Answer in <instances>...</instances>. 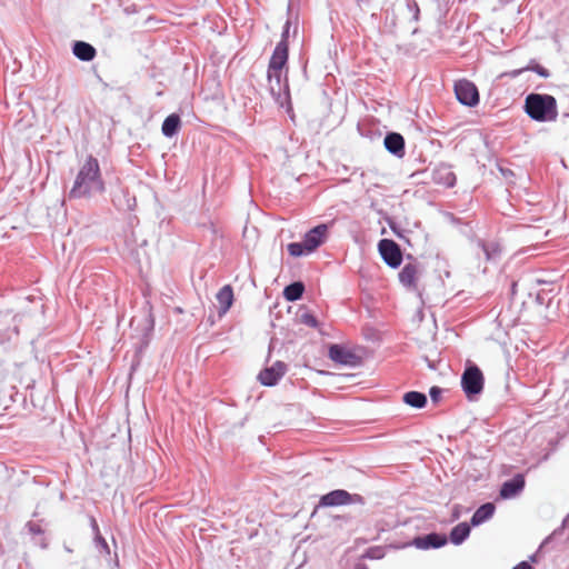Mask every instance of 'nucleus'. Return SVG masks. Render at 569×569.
Here are the masks:
<instances>
[{"label":"nucleus","mask_w":569,"mask_h":569,"mask_svg":"<svg viewBox=\"0 0 569 569\" xmlns=\"http://www.w3.org/2000/svg\"><path fill=\"white\" fill-rule=\"evenodd\" d=\"M525 111L536 121H555L558 117L557 100L550 94L530 93L525 100Z\"/></svg>","instance_id":"7ed1b4c3"},{"label":"nucleus","mask_w":569,"mask_h":569,"mask_svg":"<svg viewBox=\"0 0 569 569\" xmlns=\"http://www.w3.org/2000/svg\"><path fill=\"white\" fill-rule=\"evenodd\" d=\"M385 147L391 153H402L405 149L403 137L400 133L396 132L388 133L385 138Z\"/></svg>","instance_id":"2eb2a0df"},{"label":"nucleus","mask_w":569,"mask_h":569,"mask_svg":"<svg viewBox=\"0 0 569 569\" xmlns=\"http://www.w3.org/2000/svg\"><path fill=\"white\" fill-rule=\"evenodd\" d=\"M455 181H456L455 174L452 172H448L447 184L451 187L455 184Z\"/></svg>","instance_id":"cd10ccee"},{"label":"nucleus","mask_w":569,"mask_h":569,"mask_svg":"<svg viewBox=\"0 0 569 569\" xmlns=\"http://www.w3.org/2000/svg\"><path fill=\"white\" fill-rule=\"evenodd\" d=\"M72 52L81 61H91L97 54L96 49L84 41H76L72 47Z\"/></svg>","instance_id":"4468645a"},{"label":"nucleus","mask_w":569,"mask_h":569,"mask_svg":"<svg viewBox=\"0 0 569 569\" xmlns=\"http://www.w3.org/2000/svg\"><path fill=\"white\" fill-rule=\"evenodd\" d=\"M303 291L305 286L302 282H293L284 288L283 297L288 301H296L302 297Z\"/></svg>","instance_id":"6ab92c4d"},{"label":"nucleus","mask_w":569,"mask_h":569,"mask_svg":"<svg viewBox=\"0 0 569 569\" xmlns=\"http://www.w3.org/2000/svg\"><path fill=\"white\" fill-rule=\"evenodd\" d=\"M420 276V268L416 262H408L399 272V280L402 286L410 290L418 289V280Z\"/></svg>","instance_id":"1a4fd4ad"},{"label":"nucleus","mask_w":569,"mask_h":569,"mask_svg":"<svg viewBox=\"0 0 569 569\" xmlns=\"http://www.w3.org/2000/svg\"><path fill=\"white\" fill-rule=\"evenodd\" d=\"M363 498L360 495H351L346 490L337 489L323 495L319 500L320 507H336L350 503H362Z\"/></svg>","instance_id":"423d86ee"},{"label":"nucleus","mask_w":569,"mask_h":569,"mask_svg":"<svg viewBox=\"0 0 569 569\" xmlns=\"http://www.w3.org/2000/svg\"><path fill=\"white\" fill-rule=\"evenodd\" d=\"M181 127L180 117L177 113H171L162 122L161 131L166 137H173Z\"/></svg>","instance_id":"f3484780"},{"label":"nucleus","mask_w":569,"mask_h":569,"mask_svg":"<svg viewBox=\"0 0 569 569\" xmlns=\"http://www.w3.org/2000/svg\"><path fill=\"white\" fill-rule=\"evenodd\" d=\"M219 303V316H223L233 303V289L230 284L223 286L216 296Z\"/></svg>","instance_id":"ddd939ff"},{"label":"nucleus","mask_w":569,"mask_h":569,"mask_svg":"<svg viewBox=\"0 0 569 569\" xmlns=\"http://www.w3.org/2000/svg\"><path fill=\"white\" fill-rule=\"evenodd\" d=\"M440 393H441V391H440V389H439V388H437V387H432V388L430 389V396H431V399H432L433 401H438Z\"/></svg>","instance_id":"393cba45"},{"label":"nucleus","mask_w":569,"mask_h":569,"mask_svg":"<svg viewBox=\"0 0 569 569\" xmlns=\"http://www.w3.org/2000/svg\"><path fill=\"white\" fill-rule=\"evenodd\" d=\"M289 49L284 42H279L269 60L267 80L272 97L282 104L289 98V84L287 78V62Z\"/></svg>","instance_id":"f257e3e1"},{"label":"nucleus","mask_w":569,"mask_h":569,"mask_svg":"<svg viewBox=\"0 0 569 569\" xmlns=\"http://www.w3.org/2000/svg\"><path fill=\"white\" fill-rule=\"evenodd\" d=\"M29 529L32 533H40L41 529L39 525L36 523H29Z\"/></svg>","instance_id":"a878e982"},{"label":"nucleus","mask_w":569,"mask_h":569,"mask_svg":"<svg viewBox=\"0 0 569 569\" xmlns=\"http://www.w3.org/2000/svg\"><path fill=\"white\" fill-rule=\"evenodd\" d=\"M523 70H532L543 78H548L550 76L549 71L540 64H536L533 67H527Z\"/></svg>","instance_id":"4be33fe9"},{"label":"nucleus","mask_w":569,"mask_h":569,"mask_svg":"<svg viewBox=\"0 0 569 569\" xmlns=\"http://www.w3.org/2000/svg\"><path fill=\"white\" fill-rule=\"evenodd\" d=\"M495 510H496L495 505L491 502H487V503L480 506L475 511V513L471 518V525L479 526L482 522L487 521L488 519H490L493 516Z\"/></svg>","instance_id":"dca6fc26"},{"label":"nucleus","mask_w":569,"mask_h":569,"mask_svg":"<svg viewBox=\"0 0 569 569\" xmlns=\"http://www.w3.org/2000/svg\"><path fill=\"white\" fill-rule=\"evenodd\" d=\"M286 370L287 366L281 361H277L271 367L263 369L259 373L258 379L263 386H274L286 373Z\"/></svg>","instance_id":"9b49d317"},{"label":"nucleus","mask_w":569,"mask_h":569,"mask_svg":"<svg viewBox=\"0 0 569 569\" xmlns=\"http://www.w3.org/2000/svg\"><path fill=\"white\" fill-rule=\"evenodd\" d=\"M301 319H302V322L309 327L316 328L318 326V321L312 315H309V313L302 315Z\"/></svg>","instance_id":"5701e85b"},{"label":"nucleus","mask_w":569,"mask_h":569,"mask_svg":"<svg viewBox=\"0 0 569 569\" xmlns=\"http://www.w3.org/2000/svg\"><path fill=\"white\" fill-rule=\"evenodd\" d=\"M457 99L465 106L473 107L479 102V92L475 83L461 79L455 83Z\"/></svg>","instance_id":"0eeeda50"},{"label":"nucleus","mask_w":569,"mask_h":569,"mask_svg":"<svg viewBox=\"0 0 569 569\" xmlns=\"http://www.w3.org/2000/svg\"><path fill=\"white\" fill-rule=\"evenodd\" d=\"M403 401L413 408H422L427 402V398L423 393L418 391H409L403 395Z\"/></svg>","instance_id":"aec40b11"},{"label":"nucleus","mask_w":569,"mask_h":569,"mask_svg":"<svg viewBox=\"0 0 569 569\" xmlns=\"http://www.w3.org/2000/svg\"><path fill=\"white\" fill-rule=\"evenodd\" d=\"M103 191L104 181L101 176L99 161L97 158L89 154L80 164L73 186L69 191V198H91Z\"/></svg>","instance_id":"f03ea898"},{"label":"nucleus","mask_w":569,"mask_h":569,"mask_svg":"<svg viewBox=\"0 0 569 569\" xmlns=\"http://www.w3.org/2000/svg\"><path fill=\"white\" fill-rule=\"evenodd\" d=\"M512 569H532V568L527 561H522V562L518 563L516 567H513Z\"/></svg>","instance_id":"bb28decb"},{"label":"nucleus","mask_w":569,"mask_h":569,"mask_svg":"<svg viewBox=\"0 0 569 569\" xmlns=\"http://www.w3.org/2000/svg\"><path fill=\"white\" fill-rule=\"evenodd\" d=\"M483 375L477 366L468 367L461 377L463 391L468 397L478 395L483 389Z\"/></svg>","instance_id":"39448f33"},{"label":"nucleus","mask_w":569,"mask_h":569,"mask_svg":"<svg viewBox=\"0 0 569 569\" xmlns=\"http://www.w3.org/2000/svg\"><path fill=\"white\" fill-rule=\"evenodd\" d=\"M290 24L291 23H290L289 20L284 23L283 31H282V34H281V40H280V42H284V44L288 46V47H289L288 38H289Z\"/></svg>","instance_id":"b1692460"},{"label":"nucleus","mask_w":569,"mask_h":569,"mask_svg":"<svg viewBox=\"0 0 569 569\" xmlns=\"http://www.w3.org/2000/svg\"><path fill=\"white\" fill-rule=\"evenodd\" d=\"M425 539L427 541L426 546L427 547L430 546V547H433V548H439V547L443 546L447 542L446 537L439 536L437 533H430Z\"/></svg>","instance_id":"412c9836"},{"label":"nucleus","mask_w":569,"mask_h":569,"mask_svg":"<svg viewBox=\"0 0 569 569\" xmlns=\"http://www.w3.org/2000/svg\"><path fill=\"white\" fill-rule=\"evenodd\" d=\"M470 533V527L466 522H460L452 528L450 540L455 545H460Z\"/></svg>","instance_id":"a211bd4d"},{"label":"nucleus","mask_w":569,"mask_h":569,"mask_svg":"<svg viewBox=\"0 0 569 569\" xmlns=\"http://www.w3.org/2000/svg\"><path fill=\"white\" fill-rule=\"evenodd\" d=\"M328 237V226L322 223L309 230L302 242H291L287 246L290 256L298 258L313 252Z\"/></svg>","instance_id":"20e7f679"},{"label":"nucleus","mask_w":569,"mask_h":569,"mask_svg":"<svg viewBox=\"0 0 569 569\" xmlns=\"http://www.w3.org/2000/svg\"><path fill=\"white\" fill-rule=\"evenodd\" d=\"M328 355L333 362L339 365L352 367L359 363V358L355 353L339 345L330 346Z\"/></svg>","instance_id":"9d476101"},{"label":"nucleus","mask_w":569,"mask_h":569,"mask_svg":"<svg viewBox=\"0 0 569 569\" xmlns=\"http://www.w3.org/2000/svg\"><path fill=\"white\" fill-rule=\"evenodd\" d=\"M525 487L522 475L515 476L511 480L503 482L500 489V497L508 499L518 495Z\"/></svg>","instance_id":"f8f14e48"},{"label":"nucleus","mask_w":569,"mask_h":569,"mask_svg":"<svg viewBox=\"0 0 569 569\" xmlns=\"http://www.w3.org/2000/svg\"><path fill=\"white\" fill-rule=\"evenodd\" d=\"M378 248L382 259L388 266L391 268L400 266L402 261V253L399 246L393 240L382 239L380 240Z\"/></svg>","instance_id":"6e6552de"},{"label":"nucleus","mask_w":569,"mask_h":569,"mask_svg":"<svg viewBox=\"0 0 569 569\" xmlns=\"http://www.w3.org/2000/svg\"><path fill=\"white\" fill-rule=\"evenodd\" d=\"M482 248H483V251H485V253H486L487 259H490V253H489V251H488L487 247H486V246H482Z\"/></svg>","instance_id":"c85d7f7f"}]
</instances>
